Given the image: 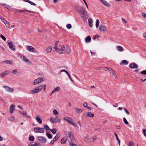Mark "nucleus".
<instances>
[{"instance_id": "2eb2a0df", "label": "nucleus", "mask_w": 146, "mask_h": 146, "mask_svg": "<svg viewBox=\"0 0 146 146\" xmlns=\"http://www.w3.org/2000/svg\"><path fill=\"white\" fill-rule=\"evenodd\" d=\"M15 106L14 105L12 104L10 106L9 109L10 110V113H13L14 111L15 110Z\"/></svg>"}, {"instance_id": "20e7f679", "label": "nucleus", "mask_w": 146, "mask_h": 146, "mask_svg": "<svg viewBox=\"0 0 146 146\" xmlns=\"http://www.w3.org/2000/svg\"><path fill=\"white\" fill-rule=\"evenodd\" d=\"M43 79V78L40 77L35 80L34 81L33 85H36L41 83L44 81Z\"/></svg>"}, {"instance_id": "0e129e2a", "label": "nucleus", "mask_w": 146, "mask_h": 146, "mask_svg": "<svg viewBox=\"0 0 146 146\" xmlns=\"http://www.w3.org/2000/svg\"><path fill=\"white\" fill-rule=\"evenodd\" d=\"M141 15L143 17L146 18V14L142 13H141Z\"/></svg>"}, {"instance_id": "4c0bfd02", "label": "nucleus", "mask_w": 146, "mask_h": 146, "mask_svg": "<svg viewBox=\"0 0 146 146\" xmlns=\"http://www.w3.org/2000/svg\"><path fill=\"white\" fill-rule=\"evenodd\" d=\"M100 21L99 20L97 19L96 21V27L98 28L99 26Z\"/></svg>"}, {"instance_id": "7c9ffc66", "label": "nucleus", "mask_w": 146, "mask_h": 146, "mask_svg": "<svg viewBox=\"0 0 146 146\" xmlns=\"http://www.w3.org/2000/svg\"><path fill=\"white\" fill-rule=\"evenodd\" d=\"M86 115L89 117H92L94 116V114L91 112H88V114Z\"/></svg>"}, {"instance_id": "6e6d98bb", "label": "nucleus", "mask_w": 146, "mask_h": 146, "mask_svg": "<svg viewBox=\"0 0 146 146\" xmlns=\"http://www.w3.org/2000/svg\"><path fill=\"white\" fill-rule=\"evenodd\" d=\"M53 113L54 115H57L58 114V112L56 110H54L53 111Z\"/></svg>"}, {"instance_id": "7ed1b4c3", "label": "nucleus", "mask_w": 146, "mask_h": 146, "mask_svg": "<svg viewBox=\"0 0 146 146\" xmlns=\"http://www.w3.org/2000/svg\"><path fill=\"white\" fill-rule=\"evenodd\" d=\"M34 131L35 133H44V131L43 128L39 127H36L34 129Z\"/></svg>"}, {"instance_id": "8fccbe9b", "label": "nucleus", "mask_w": 146, "mask_h": 146, "mask_svg": "<svg viewBox=\"0 0 146 146\" xmlns=\"http://www.w3.org/2000/svg\"><path fill=\"white\" fill-rule=\"evenodd\" d=\"M69 145L70 146H77L76 144H74L72 142H70Z\"/></svg>"}, {"instance_id": "e433bc0d", "label": "nucleus", "mask_w": 146, "mask_h": 146, "mask_svg": "<svg viewBox=\"0 0 146 146\" xmlns=\"http://www.w3.org/2000/svg\"><path fill=\"white\" fill-rule=\"evenodd\" d=\"M122 63L125 65H127L128 64V62L126 60H124L121 62Z\"/></svg>"}, {"instance_id": "864d4df0", "label": "nucleus", "mask_w": 146, "mask_h": 146, "mask_svg": "<svg viewBox=\"0 0 146 146\" xmlns=\"http://www.w3.org/2000/svg\"><path fill=\"white\" fill-rule=\"evenodd\" d=\"M1 38L4 41H5L6 40V38L2 35H1L0 36Z\"/></svg>"}, {"instance_id": "6ab92c4d", "label": "nucleus", "mask_w": 146, "mask_h": 146, "mask_svg": "<svg viewBox=\"0 0 146 146\" xmlns=\"http://www.w3.org/2000/svg\"><path fill=\"white\" fill-rule=\"evenodd\" d=\"M91 40L90 36H89L85 38V41L86 43H89L91 41Z\"/></svg>"}, {"instance_id": "1a4fd4ad", "label": "nucleus", "mask_w": 146, "mask_h": 146, "mask_svg": "<svg viewBox=\"0 0 146 146\" xmlns=\"http://www.w3.org/2000/svg\"><path fill=\"white\" fill-rule=\"evenodd\" d=\"M27 49L30 52H35L34 48L30 46H28L27 47Z\"/></svg>"}, {"instance_id": "c85d7f7f", "label": "nucleus", "mask_w": 146, "mask_h": 146, "mask_svg": "<svg viewBox=\"0 0 146 146\" xmlns=\"http://www.w3.org/2000/svg\"><path fill=\"white\" fill-rule=\"evenodd\" d=\"M36 119L37 122L39 124H41L42 123V120L39 117H37L36 118Z\"/></svg>"}, {"instance_id": "72a5a7b5", "label": "nucleus", "mask_w": 146, "mask_h": 146, "mask_svg": "<svg viewBox=\"0 0 146 146\" xmlns=\"http://www.w3.org/2000/svg\"><path fill=\"white\" fill-rule=\"evenodd\" d=\"M117 50L120 52H121L123 50V47L122 46H117Z\"/></svg>"}, {"instance_id": "39448f33", "label": "nucleus", "mask_w": 146, "mask_h": 146, "mask_svg": "<svg viewBox=\"0 0 146 146\" xmlns=\"http://www.w3.org/2000/svg\"><path fill=\"white\" fill-rule=\"evenodd\" d=\"M3 87L7 92H8L12 93L14 91V89L13 88L9 87V86H4Z\"/></svg>"}, {"instance_id": "f704fd0d", "label": "nucleus", "mask_w": 146, "mask_h": 146, "mask_svg": "<svg viewBox=\"0 0 146 146\" xmlns=\"http://www.w3.org/2000/svg\"><path fill=\"white\" fill-rule=\"evenodd\" d=\"M114 134L115 135V137H116V139H117V140L118 141V144H119V146L120 145V140L118 138L117 134L116 133H115Z\"/></svg>"}, {"instance_id": "13d9d810", "label": "nucleus", "mask_w": 146, "mask_h": 146, "mask_svg": "<svg viewBox=\"0 0 146 146\" xmlns=\"http://www.w3.org/2000/svg\"><path fill=\"white\" fill-rule=\"evenodd\" d=\"M83 105L84 107L87 108L88 107V104L87 103L84 102L83 104Z\"/></svg>"}, {"instance_id": "bf43d9fd", "label": "nucleus", "mask_w": 146, "mask_h": 146, "mask_svg": "<svg viewBox=\"0 0 146 146\" xmlns=\"http://www.w3.org/2000/svg\"><path fill=\"white\" fill-rule=\"evenodd\" d=\"M58 42H59L58 41H56L55 45L54 48H56V47H57V45L58 44Z\"/></svg>"}, {"instance_id": "4468645a", "label": "nucleus", "mask_w": 146, "mask_h": 146, "mask_svg": "<svg viewBox=\"0 0 146 146\" xmlns=\"http://www.w3.org/2000/svg\"><path fill=\"white\" fill-rule=\"evenodd\" d=\"M64 120L66 121L68 123H69L72 120V119L70 118V117L66 116L64 117Z\"/></svg>"}, {"instance_id": "6e6552de", "label": "nucleus", "mask_w": 146, "mask_h": 146, "mask_svg": "<svg viewBox=\"0 0 146 146\" xmlns=\"http://www.w3.org/2000/svg\"><path fill=\"white\" fill-rule=\"evenodd\" d=\"M138 65L135 63H132L130 64V67L131 69H137L138 68Z\"/></svg>"}, {"instance_id": "ea45409f", "label": "nucleus", "mask_w": 146, "mask_h": 146, "mask_svg": "<svg viewBox=\"0 0 146 146\" xmlns=\"http://www.w3.org/2000/svg\"><path fill=\"white\" fill-rule=\"evenodd\" d=\"M141 74L145 76L146 75V70H143L140 72Z\"/></svg>"}, {"instance_id": "f03ea898", "label": "nucleus", "mask_w": 146, "mask_h": 146, "mask_svg": "<svg viewBox=\"0 0 146 146\" xmlns=\"http://www.w3.org/2000/svg\"><path fill=\"white\" fill-rule=\"evenodd\" d=\"M43 88V86L42 85L36 87L35 89L31 90L30 93L31 94H33L37 93L41 91Z\"/></svg>"}, {"instance_id": "0eeeda50", "label": "nucleus", "mask_w": 146, "mask_h": 146, "mask_svg": "<svg viewBox=\"0 0 146 146\" xmlns=\"http://www.w3.org/2000/svg\"><path fill=\"white\" fill-rule=\"evenodd\" d=\"M0 4L3 6L5 8H6L10 11H12V9L10 6L4 3H0Z\"/></svg>"}, {"instance_id": "680f3d73", "label": "nucleus", "mask_w": 146, "mask_h": 146, "mask_svg": "<svg viewBox=\"0 0 146 146\" xmlns=\"http://www.w3.org/2000/svg\"><path fill=\"white\" fill-rule=\"evenodd\" d=\"M61 48V49H63L64 50V51L65 50V46L64 45H61L60 47Z\"/></svg>"}, {"instance_id": "de8ad7c7", "label": "nucleus", "mask_w": 146, "mask_h": 146, "mask_svg": "<svg viewBox=\"0 0 146 146\" xmlns=\"http://www.w3.org/2000/svg\"><path fill=\"white\" fill-rule=\"evenodd\" d=\"M8 119L10 121H13L15 120L14 117L13 116H12L10 118Z\"/></svg>"}, {"instance_id": "5701e85b", "label": "nucleus", "mask_w": 146, "mask_h": 146, "mask_svg": "<svg viewBox=\"0 0 146 146\" xmlns=\"http://www.w3.org/2000/svg\"><path fill=\"white\" fill-rule=\"evenodd\" d=\"M60 90V88L59 87H57L56 88L52 91L51 93V94L56 92L59 91Z\"/></svg>"}, {"instance_id": "79ce46f5", "label": "nucleus", "mask_w": 146, "mask_h": 146, "mask_svg": "<svg viewBox=\"0 0 146 146\" xmlns=\"http://www.w3.org/2000/svg\"><path fill=\"white\" fill-rule=\"evenodd\" d=\"M4 23L7 27L10 28V25L8 22L6 21V23Z\"/></svg>"}, {"instance_id": "cd10ccee", "label": "nucleus", "mask_w": 146, "mask_h": 146, "mask_svg": "<svg viewBox=\"0 0 146 146\" xmlns=\"http://www.w3.org/2000/svg\"><path fill=\"white\" fill-rule=\"evenodd\" d=\"M52 50V47L51 46L48 47L46 50V51L47 53H50Z\"/></svg>"}, {"instance_id": "473e14b6", "label": "nucleus", "mask_w": 146, "mask_h": 146, "mask_svg": "<svg viewBox=\"0 0 146 146\" xmlns=\"http://www.w3.org/2000/svg\"><path fill=\"white\" fill-rule=\"evenodd\" d=\"M44 128L45 129H46V131H50V129L48 125L47 124H45L44 125Z\"/></svg>"}, {"instance_id": "c756f323", "label": "nucleus", "mask_w": 146, "mask_h": 146, "mask_svg": "<svg viewBox=\"0 0 146 146\" xmlns=\"http://www.w3.org/2000/svg\"><path fill=\"white\" fill-rule=\"evenodd\" d=\"M60 135L58 134H57L56 136L53 138V140H54V141H56L60 137Z\"/></svg>"}, {"instance_id": "9d476101", "label": "nucleus", "mask_w": 146, "mask_h": 146, "mask_svg": "<svg viewBox=\"0 0 146 146\" xmlns=\"http://www.w3.org/2000/svg\"><path fill=\"white\" fill-rule=\"evenodd\" d=\"M55 50L57 52L60 54H62L64 53V50L63 49H61L60 48H59L58 47H56L54 48Z\"/></svg>"}, {"instance_id": "3c124183", "label": "nucleus", "mask_w": 146, "mask_h": 146, "mask_svg": "<svg viewBox=\"0 0 146 146\" xmlns=\"http://www.w3.org/2000/svg\"><path fill=\"white\" fill-rule=\"evenodd\" d=\"M128 146H134V143L132 141L130 142Z\"/></svg>"}, {"instance_id": "9b49d317", "label": "nucleus", "mask_w": 146, "mask_h": 146, "mask_svg": "<svg viewBox=\"0 0 146 146\" xmlns=\"http://www.w3.org/2000/svg\"><path fill=\"white\" fill-rule=\"evenodd\" d=\"M8 44L9 48L12 50H15V49L13 47H14L13 42L12 41L9 42L8 43Z\"/></svg>"}, {"instance_id": "423d86ee", "label": "nucleus", "mask_w": 146, "mask_h": 146, "mask_svg": "<svg viewBox=\"0 0 146 146\" xmlns=\"http://www.w3.org/2000/svg\"><path fill=\"white\" fill-rule=\"evenodd\" d=\"M11 71L9 70H7L1 74V76L2 78H3L5 76L10 74Z\"/></svg>"}, {"instance_id": "338daca9", "label": "nucleus", "mask_w": 146, "mask_h": 146, "mask_svg": "<svg viewBox=\"0 0 146 146\" xmlns=\"http://www.w3.org/2000/svg\"><path fill=\"white\" fill-rule=\"evenodd\" d=\"M83 1H84L87 8H88V4H87L86 1H85V0H83Z\"/></svg>"}, {"instance_id": "f8f14e48", "label": "nucleus", "mask_w": 146, "mask_h": 146, "mask_svg": "<svg viewBox=\"0 0 146 146\" xmlns=\"http://www.w3.org/2000/svg\"><path fill=\"white\" fill-rule=\"evenodd\" d=\"M38 139L39 141L42 142L43 143H45L46 142V139L43 137H38Z\"/></svg>"}, {"instance_id": "37998d69", "label": "nucleus", "mask_w": 146, "mask_h": 146, "mask_svg": "<svg viewBox=\"0 0 146 146\" xmlns=\"http://www.w3.org/2000/svg\"><path fill=\"white\" fill-rule=\"evenodd\" d=\"M51 131L53 134H54L56 133L57 131V130L56 129L53 128L51 129Z\"/></svg>"}, {"instance_id": "f257e3e1", "label": "nucleus", "mask_w": 146, "mask_h": 146, "mask_svg": "<svg viewBox=\"0 0 146 146\" xmlns=\"http://www.w3.org/2000/svg\"><path fill=\"white\" fill-rule=\"evenodd\" d=\"M76 10L77 12L80 16L82 17L83 20L86 19L88 17L85 8L82 7L77 6L76 7Z\"/></svg>"}, {"instance_id": "4d7b16f0", "label": "nucleus", "mask_w": 146, "mask_h": 146, "mask_svg": "<svg viewBox=\"0 0 146 146\" xmlns=\"http://www.w3.org/2000/svg\"><path fill=\"white\" fill-rule=\"evenodd\" d=\"M20 58L24 61L25 60V59H26L25 57L23 56H20Z\"/></svg>"}, {"instance_id": "b1692460", "label": "nucleus", "mask_w": 146, "mask_h": 146, "mask_svg": "<svg viewBox=\"0 0 146 146\" xmlns=\"http://www.w3.org/2000/svg\"><path fill=\"white\" fill-rule=\"evenodd\" d=\"M88 24L89 27H92V23L93 22L92 20V19H88Z\"/></svg>"}, {"instance_id": "5fc2aeb1", "label": "nucleus", "mask_w": 146, "mask_h": 146, "mask_svg": "<svg viewBox=\"0 0 146 146\" xmlns=\"http://www.w3.org/2000/svg\"><path fill=\"white\" fill-rule=\"evenodd\" d=\"M66 27L68 29H70L72 28V26L70 24H68L66 26Z\"/></svg>"}, {"instance_id": "bb28decb", "label": "nucleus", "mask_w": 146, "mask_h": 146, "mask_svg": "<svg viewBox=\"0 0 146 146\" xmlns=\"http://www.w3.org/2000/svg\"><path fill=\"white\" fill-rule=\"evenodd\" d=\"M67 139L65 137H63L61 140V143L62 144H64L66 141Z\"/></svg>"}, {"instance_id": "a19ab883", "label": "nucleus", "mask_w": 146, "mask_h": 146, "mask_svg": "<svg viewBox=\"0 0 146 146\" xmlns=\"http://www.w3.org/2000/svg\"><path fill=\"white\" fill-rule=\"evenodd\" d=\"M46 135L49 139H51L52 137V135L49 133H47Z\"/></svg>"}, {"instance_id": "dca6fc26", "label": "nucleus", "mask_w": 146, "mask_h": 146, "mask_svg": "<svg viewBox=\"0 0 146 146\" xmlns=\"http://www.w3.org/2000/svg\"><path fill=\"white\" fill-rule=\"evenodd\" d=\"M15 10H16V11H18V12L19 13H21L23 11H25L29 12L30 13H34L32 11H29L27 10H18V9H14V10H13V11H15Z\"/></svg>"}, {"instance_id": "ddd939ff", "label": "nucleus", "mask_w": 146, "mask_h": 146, "mask_svg": "<svg viewBox=\"0 0 146 146\" xmlns=\"http://www.w3.org/2000/svg\"><path fill=\"white\" fill-rule=\"evenodd\" d=\"M65 72L68 75V76L69 79H70V80H71V81H72V79L70 76V75L69 74V73L68 72V71H67L66 70H64V69H63V70H61L60 71V72L59 73V75L60 74H61V72Z\"/></svg>"}, {"instance_id": "58836bf2", "label": "nucleus", "mask_w": 146, "mask_h": 146, "mask_svg": "<svg viewBox=\"0 0 146 146\" xmlns=\"http://www.w3.org/2000/svg\"><path fill=\"white\" fill-rule=\"evenodd\" d=\"M29 139L31 141H33L34 140V137L33 136H31L29 137Z\"/></svg>"}, {"instance_id": "a211bd4d", "label": "nucleus", "mask_w": 146, "mask_h": 146, "mask_svg": "<svg viewBox=\"0 0 146 146\" xmlns=\"http://www.w3.org/2000/svg\"><path fill=\"white\" fill-rule=\"evenodd\" d=\"M66 51L68 54H70L71 52V49L69 46L68 45H67L66 46Z\"/></svg>"}, {"instance_id": "393cba45", "label": "nucleus", "mask_w": 146, "mask_h": 146, "mask_svg": "<svg viewBox=\"0 0 146 146\" xmlns=\"http://www.w3.org/2000/svg\"><path fill=\"white\" fill-rule=\"evenodd\" d=\"M24 1L26 2H28L30 3L32 5H33L34 6H36V4L35 3H33V2L29 0H23Z\"/></svg>"}, {"instance_id": "a18cd8bd", "label": "nucleus", "mask_w": 146, "mask_h": 146, "mask_svg": "<svg viewBox=\"0 0 146 146\" xmlns=\"http://www.w3.org/2000/svg\"><path fill=\"white\" fill-rule=\"evenodd\" d=\"M12 73L13 74H16L18 73V71L17 69L14 70L12 71Z\"/></svg>"}, {"instance_id": "69168bd1", "label": "nucleus", "mask_w": 146, "mask_h": 146, "mask_svg": "<svg viewBox=\"0 0 146 146\" xmlns=\"http://www.w3.org/2000/svg\"><path fill=\"white\" fill-rule=\"evenodd\" d=\"M111 73L112 74L113 76H115L116 74L115 72L114 71H113V70H111Z\"/></svg>"}, {"instance_id": "c9c22d12", "label": "nucleus", "mask_w": 146, "mask_h": 146, "mask_svg": "<svg viewBox=\"0 0 146 146\" xmlns=\"http://www.w3.org/2000/svg\"><path fill=\"white\" fill-rule=\"evenodd\" d=\"M101 2L104 5L108 6V4L107 2H106V1H104V0H100Z\"/></svg>"}, {"instance_id": "e2e57ef3", "label": "nucleus", "mask_w": 146, "mask_h": 146, "mask_svg": "<svg viewBox=\"0 0 146 146\" xmlns=\"http://www.w3.org/2000/svg\"><path fill=\"white\" fill-rule=\"evenodd\" d=\"M24 61L26 63H30V62L29 60L26 58L25 59V60H24Z\"/></svg>"}, {"instance_id": "aec40b11", "label": "nucleus", "mask_w": 146, "mask_h": 146, "mask_svg": "<svg viewBox=\"0 0 146 146\" xmlns=\"http://www.w3.org/2000/svg\"><path fill=\"white\" fill-rule=\"evenodd\" d=\"M99 30L101 31H104L106 30V28L104 26H100L99 27Z\"/></svg>"}, {"instance_id": "774afa93", "label": "nucleus", "mask_w": 146, "mask_h": 146, "mask_svg": "<svg viewBox=\"0 0 146 146\" xmlns=\"http://www.w3.org/2000/svg\"><path fill=\"white\" fill-rule=\"evenodd\" d=\"M143 134L144 136L146 137V130H143Z\"/></svg>"}, {"instance_id": "a878e982", "label": "nucleus", "mask_w": 146, "mask_h": 146, "mask_svg": "<svg viewBox=\"0 0 146 146\" xmlns=\"http://www.w3.org/2000/svg\"><path fill=\"white\" fill-rule=\"evenodd\" d=\"M68 136L70 138L71 140L73 139V134L72 132H69L68 133Z\"/></svg>"}, {"instance_id": "c03bdc74", "label": "nucleus", "mask_w": 146, "mask_h": 146, "mask_svg": "<svg viewBox=\"0 0 146 146\" xmlns=\"http://www.w3.org/2000/svg\"><path fill=\"white\" fill-rule=\"evenodd\" d=\"M76 111L78 113H80L82 112V110L81 109H76Z\"/></svg>"}, {"instance_id": "2f4dec72", "label": "nucleus", "mask_w": 146, "mask_h": 146, "mask_svg": "<svg viewBox=\"0 0 146 146\" xmlns=\"http://www.w3.org/2000/svg\"><path fill=\"white\" fill-rule=\"evenodd\" d=\"M55 123H59L60 122V120L59 117L57 116L55 117L54 119Z\"/></svg>"}, {"instance_id": "4be33fe9", "label": "nucleus", "mask_w": 146, "mask_h": 146, "mask_svg": "<svg viewBox=\"0 0 146 146\" xmlns=\"http://www.w3.org/2000/svg\"><path fill=\"white\" fill-rule=\"evenodd\" d=\"M20 113L22 114L23 115L26 117L30 118L29 116H28L27 112L24 111L20 112Z\"/></svg>"}, {"instance_id": "09e8293b", "label": "nucleus", "mask_w": 146, "mask_h": 146, "mask_svg": "<svg viewBox=\"0 0 146 146\" xmlns=\"http://www.w3.org/2000/svg\"><path fill=\"white\" fill-rule=\"evenodd\" d=\"M50 121L52 123H54L55 122L54 119L52 118V117L50 119Z\"/></svg>"}, {"instance_id": "052dcab7", "label": "nucleus", "mask_w": 146, "mask_h": 146, "mask_svg": "<svg viewBox=\"0 0 146 146\" xmlns=\"http://www.w3.org/2000/svg\"><path fill=\"white\" fill-rule=\"evenodd\" d=\"M124 110L125 111V112L127 114V115H129V112L127 110V109L125 108H124Z\"/></svg>"}, {"instance_id": "412c9836", "label": "nucleus", "mask_w": 146, "mask_h": 146, "mask_svg": "<svg viewBox=\"0 0 146 146\" xmlns=\"http://www.w3.org/2000/svg\"><path fill=\"white\" fill-rule=\"evenodd\" d=\"M2 63H6L9 64H13L12 62L11 61L7 60L2 61Z\"/></svg>"}, {"instance_id": "603ef678", "label": "nucleus", "mask_w": 146, "mask_h": 146, "mask_svg": "<svg viewBox=\"0 0 146 146\" xmlns=\"http://www.w3.org/2000/svg\"><path fill=\"white\" fill-rule=\"evenodd\" d=\"M70 124H71L74 126H76V124L74 123L73 122V120H72L69 123Z\"/></svg>"}, {"instance_id": "f3484780", "label": "nucleus", "mask_w": 146, "mask_h": 146, "mask_svg": "<svg viewBox=\"0 0 146 146\" xmlns=\"http://www.w3.org/2000/svg\"><path fill=\"white\" fill-rule=\"evenodd\" d=\"M29 146H40V144L37 142H32L29 145Z\"/></svg>"}, {"instance_id": "49530a36", "label": "nucleus", "mask_w": 146, "mask_h": 146, "mask_svg": "<svg viewBox=\"0 0 146 146\" xmlns=\"http://www.w3.org/2000/svg\"><path fill=\"white\" fill-rule=\"evenodd\" d=\"M123 122L125 124H128V122L127 121V120L125 117H123Z\"/></svg>"}]
</instances>
